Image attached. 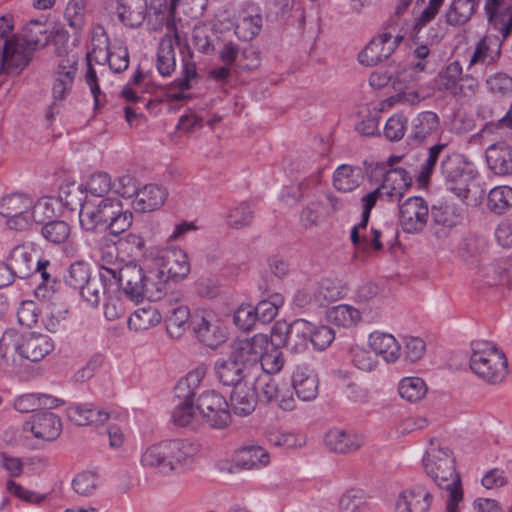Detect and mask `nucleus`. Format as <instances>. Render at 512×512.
Returning <instances> with one entry per match:
<instances>
[{"label":"nucleus","instance_id":"1","mask_svg":"<svg viewBox=\"0 0 512 512\" xmlns=\"http://www.w3.org/2000/svg\"><path fill=\"white\" fill-rule=\"evenodd\" d=\"M198 446L189 440H164L148 446L141 455L140 463L161 475H169L192 463Z\"/></svg>","mask_w":512,"mask_h":512},{"label":"nucleus","instance_id":"2","mask_svg":"<svg viewBox=\"0 0 512 512\" xmlns=\"http://www.w3.org/2000/svg\"><path fill=\"white\" fill-rule=\"evenodd\" d=\"M423 467L440 489H445L447 496L451 491L462 490L460 476L456 473L452 452L447 447L436 445L434 440L423 457Z\"/></svg>","mask_w":512,"mask_h":512},{"label":"nucleus","instance_id":"3","mask_svg":"<svg viewBox=\"0 0 512 512\" xmlns=\"http://www.w3.org/2000/svg\"><path fill=\"white\" fill-rule=\"evenodd\" d=\"M470 368L488 384H499L508 375L506 356L488 343H473Z\"/></svg>","mask_w":512,"mask_h":512},{"label":"nucleus","instance_id":"4","mask_svg":"<svg viewBox=\"0 0 512 512\" xmlns=\"http://www.w3.org/2000/svg\"><path fill=\"white\" fill-rule=\"evenodd\" d=\"M155 14L166 26L167 33L162 37L158 51L156 67L158 72L166 77L175 70L176 59L174 45H180V37L175 24V10L167 8L166 0H153Z\"/></svg>","mask_w":512,"mask_h":512},{"label":"nucleus","instance_id":"5","mask_svg":"<svg viewBox=\"0 0 512 512\" xmlns=\"http://www.w3.org/2000/svg\"><path fill=\"white\" fill-rule=\"evenodd\" d=\"M439 170L446 188L457 197L466 199L475 174L464 157L460 154L445 155L441 159Z\"/></svg>","mask_w":512,"mask_h":512},{"label":"nucleus","instance_id":"6","mask_svg":"<svg viewBox=\"0 0 512 512\" xmlns=\"http://www.w3.org/2000/svg\"><path fill=\"white\" fill-rule=\"evenodd\" d=\"M200 382V374L190 372L175 386L176 404L172 412V421L176 426L186 427L192 424L196 417L195 388Z\"/></svg>","mask_w":512,"mask_h":512},{"label":"nucleus","instance_id":"7","mask_svg":"<svg viewBox=\"0 0 512 512\" xmlns=\"http://www.w3.org/2000/svg\"><path fill=\"white\" fill-rule=\"evenodd\" d=\"M0 215L6 218L5 224L10 230L29 231L32 226V197L22 193L3 197Z\"/></svg>","mask_w":512,"mask_h":512},{"label":"nucleus","instance_id":"8","mask_svg":"<svg viewBox=\"0 0 512 512\" xmlns=\"http://www.w3.org/2000/svg\"><path fill=\"white\" fill-rule=\"evenodd\" d=\"M312 323L304 319H296L291 324H277L273 327L271 343L275 346L284 345L295 353L303 352L310 342Z\"/></svg>","mask_w":512,"mask_h":512},{"label":"nucleus","instance_id":"9","mask_svg":"<svg viewBox=\"0 0 512 512\" xmlns=\"http://www.w3.org/2000/svg\"><path fill=\"white\" fill-rule=\"evenodd\" d=\"M32 42L25 36H14L0 43V74H18L30 61Z\"/></svg>","mask_w":512,"mask_h":512},{"label":"nucleus","instance_id":"10","mask_svg":"<svg viewBox=\"0 0 512 512\" xmlns=\"http://www.w3.org/2000/svg\"><path fill=\"white\" fill-rule=\"evenodd\" d=\"M264 337L256 335L252 338L237 339L230 345L231 357L254 380L259 374V362L262 356Z\"/></svg>","mask_w":512,"mask_h":512},{"label":"nucleus","instance_id":"11","mask_svg":"<svg viewBox=\"0 0 512 512\" xmlns=\"http://www.w3.org/2000/svg\"><path fill=\"white\" fill-rule=\"evenodd\" d=\"M196 409L212 428H225L231 421L228 402L215 391H205L200 394L197 398Z\"/></svg>","mask_w":512,"mask_h":512},{"label":"nucleus","instance_id":"12","mask_svg":"<svg viewBox=\"0 0 512 512\" xmlns=\"http://www.w3.org/2000/svg\"><path fill=\"white\" fill-rule=\"evenodd\" d=\"M429 215L430 210L426 201L419 196L409 197L399 206V223L406 233L423 231Z\"/></svg>","mask_w":512,"mask_h":512},{"label":"nucleus","instance_id":"13","mask_svg":"<svg viewBox=\"0 0 512 512\" xmlns=\"http://www.w3.org/2000/svg\"><path fill=\"white\" fill-rule=\"evenodd\" d=\"M154 265L163 271L168 281H181L190 273L188 255L179 248L160 250L154 258Z\"/></svg>","mask_w":512,"mask_h":512},{"label":"nucleus","instance_id":"14","mask_svg":"<svg viewBox=\"0 0 512 512\" xmlns=\"http://www.w3.org/2000/svg\"><path fill=\"white\" fill-rule=\"evenodd\" d=\"M402 40L403 36H394L390 32L378 34L359 54V61L366 66L377 65L391 56Z\"/></svg>","mask_w":512,"mask_h":512},{"label":"nucleus","instance_id":"15","mask_svg":"<svg viewBox=\"0 0 512 512\" xmlns=\"http://www.w3.org/2000/svg\"><path fill=\"white\" fill-rule=\"evenodd\" d=\"M192 325L198 340L209 348L215 349L226 341L224 327L211 312L194 315Z\"/></svg>","mask_w":512,"mask_h":512},{"label":"nucleus","instance_id":"16","mask_svg":"<svg viewBox=\"0 0 512 512\" xmlns=\"http://www.w3.org/2000/svg\"><path fill=\"white\" fill-rule=\"evenodd\" d=\"M434 499L433 491L418 483L401 491L395 501V512H429Z\"/></svg>","mask_w":512,"mask_h":512},{"label":"nucleus","instance_id":"17","mask_svg":"<svg viewBox=\"0 0 512 512\" xmlns=\"http://www.w3.org/2000/svg\"><path fill=\"white\" fill-rule=\"evenodd\" d=\"M115 279L114 268L102 266L98 274L91 276L78 291L91 307H97L109 289L114 286Z\"/></svg>","mask_w":512,"mask_h":512},{"label":"nucleus","instance_id":"18","mask_svg":"<svg viewBox=\"0 0 512 512\" xmlns=\"http://www.w3.org/2000/svg\"><path fill=\"white\" fill-rule=\"evenodd\" d=\"M115 284L131 301L143 300L144 269L137 264H126L119 270L114 268Z\"/></svg>","mask_w":512,"mask_h":512},{"label":"nucleus","instance_id":"19","mask_svg":"<svg viewBox=\"0 0 512 512\" xmlns=\"http://www.w3.org/2000/svg\"><path fill=\"white\" fill-rule=\"evenodd\" d=\"M34 297L48 301L58 291L60 281L56 274V267L48 259H39L34 269Z\"/></svg>","mask_w":512,"mask_h":512},{"label":"nucleus","instance_id":"20","mask_svg":"<svg viewBox=\"0 0 512 512\" xmlns=\"http://www.w3.org/2000/svg\"><path fill=\"white\" fill-rule=\"evenodd\" d=\"M32 331H15L12 334L11 349L12 365L18 374H23L25 380H29L32 354Z\"/></svg>","mask_w":512,"mask_h":512},{"label":"nucleus","instance_id":"21","mask_svg":"<svg viewBox=\"0 0 512 512\" xmlns=\"http://www.w3.org/2000/svg\"><path fill=\"white\" fill-rule=\"evenodd\" d=\"M489 170L496 176H512V146L506 142L491 144L485 150Z\"/></svg>","mask_w":512,"mask_h":512},{"label":"nucleus","instance_id":"22","mask_svg":"<svg viewBox=\"0 0 512 512\" xmlns=\"http://www.w3.org/2000/svg\"><path fill=\"white\" fill-rule=\"evenodd\" d=\"M263 17L260 8L255 4L247 5L237 17L235 34L240 40L250 41L262 30Z\"/></svg>","mask_w":512,"mask_h":512},{"label":"nucleus","instance_id":"23","mask_svg":"<svg viewBox=\"0 0 512 512\" xmlns=\"http://www.w3.org/2000/svg\"><path fill=\"white\" fill-rule=\"evenodd\" d=\"M78 58L75 55H67L61 58L53 84V97L55 100H63L70 93L77 72Z\"/></svg>","mask_w":512,"mask_h":512},{"label":"nucleus","instance_id":"24","mask_svg":"<svg viewBox=\"0 0 512 512\" xmlns=\"http://www.w3.org/2000/svg\"><path fill=\"white\" fill-rule=\"evenodd\" d=\"M485 11L488 16L489 24L505 40L512 32V7L507 0H487Z\"/></svg>","mask_w":512,"mask_h":512},{"label":"nucleus","instance_id":"25","mask_svg":"<svg viewBox=\"0 0 512 512\" xmlns=\"http://www.w3.org/2000/svg\"><path fill=\"white\" fill-rule=\"evenodd\" d=\"M214 373L216 378L225 386H233L245 384V386L252 385L255 381L231 358L222 357L214 363Z\"/></svg>","mask_w":512,"mask_h":512},{"label":"nucleus","instance_id":"26","mask_svg":"<svg viewBox=\"0 0 512 512\" xmlns=\"http://www.w3.org/2000/svg\"><path fill=\"white\" fill-rule=\"evenodd\" d=\"M62 433L61 418L52 411L34 409V438L54 442Z\"/></svg>","mask_w":512,"mask_h":512},{"label":"nucleus","instance_id":"27","mask_svg":"<svg viewBox=\"0 0 512 512\" xmlns=\"http://www.w3.org/2000/svg\"><path fill=\"white\" fill-rule=\"evenodd\" d=\"M502 39L498 35L487 34L481 38L470 57L468 69L477 64L493 65L501 56Z\"/></svg>","mask_w":512,"mask_h":512},{"label":"nucleus","instance_id":"28","mask_svg":"<svg viewBox=\"0 0 512 512\" xmlns=\"http://www.w3.org/2000/svg\"><path fill=\"white\" fill-rule=\"evenodd\" d=\"M440 120L436 113L424 111L419 113L412 121L408 139L411 143L420 145L439 131Z\"/></svg>","mask_w":512,"mask_h":512},{"label":"nucleus","instance_id":"29","mask_svg":"<svg viewBox=\"0 0 512 512\" xmlns=\"http://www.w3.org/2000/svg\"><path fill=\"white\" fill-rule=\"evenodd\" d=\"M168 193L165 188L157 184H147L138 189L133 207L139 212H152L159 209L166 201Z\"/></svg>","mask_w":512,"mask_h":512},{"label":"nucleus","instance_id":"30","mask_svg":"<svg viewBox=\"0 0 512 512\" xmlns=\"http://www.w3.org/2000/svg\"><path fill=\"white\" fill-rule=\"evenodd\" d=\"M317 374L306 366H299L292 375V385L299 399L314 400L318 394Z\"/></svg>","mask_w":512,"mask_h":512},{"label":"nucleus","instance_id":"31","mask_svg":"<svg viewBox=\"0 0 512 512\" xmlns=\"http://www.w3.org/2000/svg\"><path fill=\"white\" fill-rule=\"evenodd\" d=\"M257 388L255 381L252 385H237L230 396V406L232 411L238 416H247L251 414L256 407Z\"/></svg>","mask_w":512,"mask_h":512},{"label":"nucleus","instance_id":"32","mask_svg":"<svg viewBox=\"0 0 512 512\" xmlns=\"http://www.w3.org/2000/svg\"><path fill=\"white\" fill-rule=\"evenodd\" d=\"M325 443L331 451L346 454L358 450L364 443V437L344 430H330L325 436Z\"/></svg>","mask_w":512,"mask_h":512},{"label":"nucleus","instance_id":"33","mask_svg":"<svg viewBox=\"0 0 512 512\" xmlns=\"http://www.w3.org/2000/svg\"><path fill=\"white\" fill-rule=\"evenodd\" d=\"M334 299L335 294L328 287L324 285H307L297 290L293 301L296 306L304 308L310 305L324 306Z\"/></svg>","mask_w":512,"mask_h":512},{"label":"nucleus","instance_id":"34","mask_svg":"<svg viewBox=\"0 0 512 512\" xmlns=\"http://www.w3.org/2000/svg\"><path fill=\"white\" fill-rule=\"evenodd\" d=\"M68 418L78 426L101 425L108 418V412L97 410L92 404L71 405L67 409Z\"/></svg>","mask_w":512,"mask_h":512},{"label":"nucleus","instance_id":"35","mask_svg":"<svg viewBox=\"0 0 512 512\" xmlns=\"http://www.w3.org/2000/svg\"><path fill=\"white\" fill-rule=\"evenodd\" d=\"M369 345L386 362H395L400 356V345L392 334L375 331L369 336Z\"/></svg>","mask_w":512,"mask_h":512},{"label":"nucleus","instance_id":"36","mask_svg":"<svg viewBox=\"0 0 512 512\" xmlns=\"http://www.w3.org/2000/svg\"><path fill=\"white\" fill-rule=\"evenodd\" d=\"M117 14L125 26L138 27L146 18L147 0H119Z\"/></svg>","mask_w":512,"mask_h":512},{"label":"nucleus","instance_id":"37","mask_svg":"<svg viewBox=\"0 0 512 512\" xmlns=\"http://www.w3.org/2000/svg\"><path fill=\"white\" fill-rule=\"evenodd\" d=\"M412 179L406 170L393 168L386 172L382 188L390 192V202L400 201L411 186Z\"/></svg>","mask_w":512,"mask_h":512},{"label":"nucleus","instance_id":"38","mask_svg":"<svg viewBox=\"0 0 512 512\" xmlns=\"http://www.w3.org/2000/svg\"><path fill=\"white\" fill-rule=\"evenodd\" d=\"M168 280L157 266L144 270L143 299L160 300L166 293Z\"/></svg>","mask_w":512,"mask_h":512},{"label":"nucleus","instance_id":"39","mask_svg":"<svg viewBox=\"0 0 512 512\" xmlns=\"http://www.w3.org/2000/svg\"><path fill=\"white\" fill-rule=\"evenodd\" d=\"M43 239L53 245L66 243L71 235V227L64 220L51 219L34 227Z\"/></svg>","mask_w":512,"mask_h":512},{"label":"nucleus","instance_id":"40","mask_svg":"<svg viewBox=\"0 0 512 512\" xmlns=\"http://www.w3.org/2000/svg\"><path fill=\"white\" fill-rule=\"evenodd\" d=\"M362 178L360 167L343 164L333 174V185L338 191L350 192L360 185Z\"/></svg>","mask_w":512,"mask_h":512},{"label":"nucleus","instance_id":"41","mask_svg":"<svg viewBox=\"0 0 512 512\" xmlns=\"http://www.w3.org/2000/svg\"><path fill=\"white\" fill-rule=\"evenodd\" d=\"M432 221L444 227H454L464 219V209L454 204H440L432 206L430 210Z\"/></svg>","mask_w":512,"mask_h":512},{"label":"nucleus","instance_id":"42","mask_svg":"<svg viewBox=\"0 0 512 512\" xmlns=\"http://www.w3.org/2000/svg\"><path fill=\"white\" fill-rule=\"evenodd\" d=\"M237 464L244 469L262 468L269 464V453L261 446L251 445L237 452Z\"/></svg>","mask_w":512,"mask_h":512},{"label":"nucleus","instance_id":"43","mask_svg":"<svg viewBox=\"0 0 512 512\" xmlns=\"http://www.w3.org/2000/svg\"><path fill=\"white\" fill-rule=\"evenodd\" d=\"M32 247L26 244L15 246L10 253V270L14 276L26 279L31 276Z\"/></svg>","mask_w":512,"mask_h":512},{"label":"nucleus","instance_id":"44","mask_svg":"<svg viewBox=\"0 0 512 512\" xmlns=\"http://www.w3.org/2000/svg\"><path fill=\"white\" fill-rule=\"evenodd\" d=\"M476 5V0H453L446 12V22L453 26L466 24L473 16Z\"/></svg>","mask_w":512,"mask_h":512},{"label":"nucleus","instance_id":"45","mask_svg":"<svg viewBox=\"0 0 512 512\" xmlns=\"http://www.w3.org/2000/svg\"><path fill=\"white\" fill-rule=\"evenodd\" d=\"M161 322V315L152 306L137 309L128 318V327L136 332L145 331Z\"/></svg>","mask_w":512,"mask_h":512},{"label":"nucleus","instance_id":"46","mask_svg":"<svg viewBox=\"0 0 512 512\" xmlns=\"http://www.w3.org/2000/svg\"><path fill=\"white\" fill-rule=\"evenodd\" d=\"M462 66L459 61H453L447 65L444 71L439 73V89L449 91L453 95H460L459 83L462 77Z\"/></svg>","mask_w":512,"mask_h":512},{"label":"nucleus","instance_id":"47","mask_svg":"<svg viewBox=\"0 0 512 512\" xmlns=\"http://www.w3.org/2000/svg\"><path fill=\"white\" fill-rule=\"evenodd\" d=\"M368 496L362 489L347 490L339 499V512H366Z\"/></svg>","mask_w":512,"mask_h":512},{"label":"nucleus","instance_id":"48","mask_svg":"<svg viewBox=\"0 0 512 512\" xmlns=\"http://www.w3.org/2000/svg\"><path fill=\"white\" fill-rule=\"evenodd\" d=\"M327 317L338 326L352 327L361 320V313L351 305L342 304L330 308Z\"/></svg>","mask_w":512,"mask_h":512},{"label":"nucleus","instance_id":"49","mask_svg":"<svg viewBox=\"0 0 512 512\" xmlns=\"http://www.w3.org/2000/svg\"><path fill=\"white\" fill-rule=\"evenodd\" d=\"M487 207L495 214L501 215L512 207V188L498 186L490 190L487 199Z\"/></svg>","mask_w":512,"mask_h":512},{"label":"nucleus","instance_id":"50","mask_svg":"<svg viewBox=\"0 0 512 512\" xmlns=\"http://www.w3.org/2000/svg\"><path fill=\"white\" fill-rule=\"evenodd\" d=\"M398 392L401 398L408 402H417L427 393V387L423 379L419 377H407L400 381Z\"/></svg>","mask_w":512,"mask_h":512},{"label":"nucleus","instance_id":"51","mask_svg":"<svg viewBox=\"0 0 512 512\" xmlns=\"http://www.w3.org/2000/svg\"><path fill=\"white\" fill-rule=\"evenodd\" d=\"M190 310L187 306H178L172 309L171 314L166 320V330L172 338H179L186 330Z\"/></svg>","mask_w":512,"mask_h":512},{"label":"nucleus","instance_id":"52","mask_svg":"<svg viewBox=\"0 0 512 512\" xmlns=\"http://www.w3.org/2000/svg\"><path fill=\"white\" fill-rule=\"evenodd\" d=\"M361 202L363 208L361 221L352 228L350 238L354 245H360V243H363V246L366 247L368 245L367 239L364 237L362 241L360 240V231L366 229L371 210L375 207L377 201L375 200L374 194L367 193L361 198Z\"/></svg>","mask_w":512,"mask_h":512},{"label":"nucleus","instance_id":"53","mask_svg":"<svg viewBox=\"0 0 512 512\" xmlns=\"http://www.w3.org/2000/svg\"><path fill=\"white\" fill-rule=\"evenodd\" d=\"M254 219V210L250 203L242 202L230 209L227 215V224L234 229L250 226Z\"/></svg>","mask_w":512,"mask_h":512},{"label":"nucleus","instance_id":"54","mask_svg":"<svg viewBox=\"0 0 512 512\" xmlns=\"http://www.w3.org/2000/svg\"><path fill=\"white\" fill-rule=\"evenodd\" d=\"M91 276L89 265L83 261H77L72 263L67 269L64 275V282L72 289L79 290L83 288V285L87 283Z\"/></svg>","mask_w":512,"mask_h":512},{"label":"nucleus","instance_id":"55","mask_svg":"<svg viewBox=\"0 0 512 512\" xmlns=\"http://www.w3.org/2000/svg\"><path fill=\"white\" fill-rule=\"evenodd\" d=\"M74 492L82 497L92 496L98 488V476L91 471L78 473L72 480Z\"/></svg>","mask_w":512,"mask_h":512},{"label":"nucleus","instance_id":"56","mask_svg":"<svg viewBox=\"0 0 512 512\" xmlns=\"http://www.w3.org/2000/svg\"><path fill=\"white\" fill-rule=\"evenodd\" d=\"M86 4L87 0H70L66 6L65 19L75 32L81 31L84 27Z\"/></svg>","mask_w":512,"mask_h":512},{"label":"nucleus","instance_id":"57","mask_svg":"<svg viewBox=\"0 0 512 512\" xmlns=\"http://www.w3.org/2000/svg\"><path fill=\"white\" fill-rule=\"evenodd\" d=\"M58 200L53 196H43L34 203V224L38 226L56 217Z\"/></svg>","mask_w":512,"mask_h":512},{"label":"nucleus","instance_id":"58","mask_svg":"<svg viewBox=\"0 0 512 512\" xmlns=\"http://www.w3.org/2000/svg\"><path fill=\"white\" fill-rule=\"evenodd\" d=\"M486 86L490 93L506 96L512 93V77L504 72H497L486 79Z\"/></svg>","mask_w":512,"mask_h":512},{"label":"nucleus","instance_id":"59","mask_svg":"<svg viewBox=\"0 0 512 512\" xmlns=\"http://www.w3.org/2000/svg\"><path fill=\"white\" fill-rule=\"evenodd\" d=\"M284 364L282 352L277 348H273L270 351H264L262 347V356L259 362V372L262 370L266 374L271 376L281 370Z\"/></svg>","mask_w":512,"mask_h":512},{"label":"nucleus","instance_id":"60","mask_svg":"<svg viewBox=\"0 0 512 512\" xmlns=\"http://www.w3.org/2000/svg\"><path fill=\"white\" fill-rule=\"evenodd\" d=\"M446 143H438L429 148L428 157L422 165L418 175L420 183H427L436 168L437 162L440 158L442 151L446 148Z\"/></svg>","mask_w":512,"mask_h":512},{"label":"nucleus","instance_id":"61","mask_svg":"<svg viewBox=\"0 0 512 512\" xmlns=\"http://www.w3.org/2000/svg\"><path fill=\"white\" fill-rule=\"evenodd\" d=\"M257 381V397L260 398L261 401H265L267 403L275 401L280 393L278 385L276 381L269 375H264L263 377H259L255 379Z\"/></svg>","mask_w":512,"mask_h":512},{"label":"nucleus","instance_id":"62","mask_svg":"<svg viewBox=\"0 0 512 512\" xmlns=\"http://www.w3.org/2000/svg\"><path fill=\"white\" fill-rule=\"evenodd\" d=\"M311 330L312 333L310 337V343L316 350H325L332 344L333 340L335 339V333L333 329L328 326H316L312 324Z\"/></svg>","mask_w":512,"mask_h":512},{"label":"nucleus","instance_id":"63","mask_svg":"<svg viewBox=\"0 0 512 512\" xmlns=\"http://www.w3.org/2000/svg\"><path fill=\"white\" fill-rule=\"evenodd\" d=\"M352 362L360 370L365 372L373 371L378 364L375 353L356 347L351 350Z\"/></svg>","mask_w":512,"mask_h":512},{"label":"nucleus","instance_id":"64","mask_svg":"<svg viewBox=\"0 0 512 512\" xmlns=\"http://www.w3.org/2000/svg\"><path fill=\"white\" fill-rule=\"evenodd\" d=\"M86 189L92 195L103 197L112 189L111 178L105 172L95 173L88 180Z\"/></svg>","mask_w":512,"mask_h":512}]
</instances>
